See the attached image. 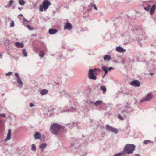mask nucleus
I'll list each match as a JSON object with an SVG mask.
<instances>
[{"instance_id":"obj_34","label":"nucleus","mask_w":156,"mask_h":156,"mask_svg":"<svg viewBox=\"0 0 156 156\" xmlns=\"http://www.w3.org/2000/svg\"><path fill=\"white\" fill-rule=\"evenodd\" d=\"M144 9L146 10L147 11H148L150 9V7H144Z\"/></svg>"},{"instance_id":"obj_33","label":"nucleus","mask_w":156,"mask_h":156,"mask_svg":"<svg viewBox=\"0 0 156 156\" xmlns=\"http://www.w3.org/2000/svg\"><path fill=\"white\" fill-rule=\"evenodd\" d=\"M27 27L28 29L30 30H31L33 29L32 27L30 25H27Z\"/></svg>"},{"instance_id":"obj_19","label":"nucleus","mask_w":156,"mask_h":156,"mask_svg":"<svg viewBox=\"0 0 156 156\" xmlns=\"http://www.w3.org/2000/svg\"><path fill=\"white\" fill-rule=\"evenodd\" d=\"M14 1L12 0H10L8 3L7 5L6 6H5V7L6 8L9 7L11 6L12 5V4L14 3Z\"/></svg>"},{"instance_id":"obj_2","label":"nucleus","mask_w":156,"mask_h":156,"mask_svg":"<svg viewBox=\"0 0 156 156\" xmlns=\"http://www.w3.org/2000/svg\"><path fill=\"white\" fill-rule=\"evenodd\" d=\"M51 5L50 2L48 0L44 1L42 4L40 5L39 6V10L40 11L42 12L44 10L46 11L49 6Z\"/></svg>"},{"instance_id":"obj_38","label":"nucleus","mask_w":156,"mask_h":156,"mask_svg":"<svg viewBox=\"0 0 156 156\" xmlns=\"http://www.w3.org/2000/svg\"><path fill=\"white\" fill-rule=\"evenodd\" d=\"M23 20L25 22H27V23H29V21H28L25 18H23Z\"/></svg>"},{"instance_id":"obj_49","label":"nucleus","mask_w":156,"mask_h":156,"mask_svg":"<svg viewBox=\"0 0 156 156\" xmlns=\"http://www.w3.org/2000/svg\"><path fill=\"white\" fill-rule=\"evenodd\" d=\"M104 76H105V75H104V76H103V78H104Z\"/></svg>"},{"instance_id":"obj_22","label":"nucleus","mask_w":156,"mask_h":156,"mask_svg":"<svg viewBox=\"0 0 156 156\" xmlns=\"http://www.w3.org/2000/svg\"><path fill=\"white\" fill-rule=\"evenodd\" d=\"M103 70L105 72V74H106L108 73V68L105 66H102V67Z\"/></svg>"},{"instance_id":"obj_51","label":"nucleus","mask_w":156,"mask_h":156,"mask_svg":"<svg viewBox=\"0 0 156 156\" xmlns=\"http://www.w3.org/2000/svg\"><path fill=\"white\" fill-rule=\"evenodd\" d=\"M20 16H22V14L20 15Z\"/></svg>"},{"instance_id":"obj_20","label":"nucleus","mask_w":156,"mask_h":156,"mask_svg":"<svg viewBox=\"0 0 156 156\" xmlns=\"http://www.w3.org/2000/svg\"><path fill=\"white\" fill-rule=\"evenodd\" d=\"M48 91L45 89L42 90L40 92V94L41 95H44L48 93Z\"/></svg>"},{"instance_id":"obj_46","label":"nucleus","mask_w":156,"mask_h":156,"mask_svg":"<svg viewBox=\"0 0 156 156\" xmlns=\"http://www.w3.org/2000/svg\"><path fill=\"white\" fill-rule=\"evenodd\" d=\"M124 112V111H122V113H123V112Z\"/></svg>"},{"instance_id":"obj_12","label":"nucleus","mask_w":156,"mask_h":156,"mask_svg":"<svg viewBox=\"0 0 156 156\" xmlns=\"http://www.w3.org/2000/svg\"><path fill=\"white\" fill-rule=\"evenodd\" d=\"M47 144L46 143H42L39 146V148L43 152Z\"/></svg>"},{"instance_id":"obj_50","label":"nucleus","mask_w":156,"mask_h":156,"mask_svg":"<svg viewBox=\"0 0 156 156\" xmlns=\"http://www.w3.org/2000/svg\"><path fill=\"white\" fill-rule=\"evenodd\" d=\"M1 122V120L0 119V123Z\"/></svg>"},{"instance_id":"obj_11","label":"nucleus","mask_w":156,"mask_h":156,"mask_svg":"<svg viewBox=\"0 0 156 156\" xmlns=\"http://www.w3.org/2000/svg\"><path fill=\"white\" fill-rule=\"evenodd\" d=\"M116 50L118 52L123 53L126 51V50L123 49L120 46L117 47L116 48Z\"/></svg>"},{"instance_id":"obj_35","label":"nucleus","mask_w":156,"mask_h":156,"mask_svg":"<svg viewBox=\"0 0 156 156\" xmlns=\"http://www.w3.org/2000/svg\"><path fill=\"white\" fill-rule=\"evenodd\" d=\"M93 6L94 9L95 10H97L98 9L96 6V5L94 4H93Z\"/></svg>"},{"instance_id":"obj_37","label":"nucleus","mask_w":156,"mask_h":156,"mask_svg":"<svg viewBox=\"0 0 156 156\" xmlns=\"http://www.w3.org/2000/svg\"><path fill=\"white\" fill-rule=\"evenodd\" d=\"M114 69L112 67H110L109 68H108V70L109 71H110Z\"/></svg>"},{"instance_id":"obj_30","label":"nucleus","mask_w":156,"mask_h":156,"mask_svg":"<svg viewBox=\"0 0 156 156\" xmlns=\"http://www.w3.org/2000/svg\"><path fill=\"white\" fill-rule=\"evenodd\" d=\"M12 72H9L8 73H6V76H10L12 75Z\"/></svg>"},{"instance_id":"obj_13","label":"nucleus","mask_w":156,"mask_h":156,"mask_svg":"<svg viewBox=\"0 0 156 156\" xmlns=\"http://www.w3.org/2000/svg\"><path fill=\"white\" fill-rule=\"evenodd\" d=\"M34 136L35 139H40L41 137V135L40 133L38 132H36Z\"/></svg>"},{"instance_id":"obj_6","label":"nucleus","mask_w":156,"mask_h":156,"mask_svg":"<svg viewBox=\"0 0 156 156\" xmlns=\"http://www.w3.org/2000/svg\"><path fill=\"white\" fill-rule=\"evenodd\" d=\"M139 44L141 46L142 44L145 42V38L142 35H140L137 38Z\"/></svg>"},{"instance_id":"obj_21","label":"nucleus","mask_w":156,"mask_h":156,"mask_svg":"<svg viewBox=\"0 0 156 156\" xmlns=\"http://www.w3.org/2000/svg\"><path fill=\"white\" fill-rule=\"evenodd\" d=\"M111 56L109 55H106L105 56L104 58V60H108L109 61L111 59Z\"/></svg>"},{"instance_id":"obj_17","label":"nucleus","mask_w":156,"mask_h":156,"mask_svg":"<svg viewBox=\"0 0 156 156\" xmlns=\"http://www.w3.org/2000/svg\"><path fill=\"white\" fill-rule=\"evenodd\" d=\"M102 102L103 101H98L94 103V105L95 106H97L101 105L102 103Z\"/></svg>"},{"instance_id":"obj_1","label":"nucleus","mask_w":156,"mask_h":156,"mask_svg":"<svg viewBox=\"0 0 156 156\" xmlns=\"http://www.w3.org/2000/svg\"><path fill=\"white\" fill-rule=\"evenodd\" d=\"M135 146L133 144H127L124 147L123 151V153L130 154L132 153L135 149Z\"/></svg>"},{"instance_id":"obj_39","label":"nucleus","mask_w":156,"mask_h":156,"mask_svg":"<svg viewBox=\"0 0 156 156\" xmlns=\"http://www.w3.org/2000/svg\"><path fill=\"white\" fill-rule=\"evenodd\" d=\"M1 116L3 117H5V114L4 113L2 114H1Z\"/></svg>"},{"instance_id":"obj_14","label":"nucleus","mask_w":156,"mask_h":156,"mask_svg":"<svg viewBox=\"0 0 156 156\" xmlns=\"http://www.w3.org/2000/svg\"><path fill=\"white\" fill-rule=\"evenodd\" d=\"M11 129H9L8 131V133L6 138L5 139V140L6 141H8L10 140L11 138Z\"/></svg>"},{"instance_id":"obj_36","label":"nucleus","mask_w":156,"mask_h":156,"mask_svg":"<svg viewBox=\"0 0 156 156\" xmlns=\"http://www.w3.org/2000/svg\"><path fill=\"white\" fill-rule=\"evenodd\" d=\"M35 106V105L32 103H30V107H33V106Z\"/></svg>"},{"instance_id":"obj_18","label":"nucleus","mask_w":156,"mask_h":156,"mask_svg":"<svg viewBox=\"0 0 156 156\" xmlns=\"http://www.w3.org/2000/svg\"><path fill=\"white\" fill-rule=\"evenodd\" d=\"M16 45L19 48H23V45L22 43H20L19 42H17L15 43Z\"/></svg>"},{"instance_id":"obj_10","label":"nucleus","mask_w":156,"mask_h":156,"mask_svg":"<svg viewBox=\"0 0 156 156\" xmlns=\"http://www.w3.org/2000/svg\"><path fill=\"white\" fill-rule=\"evenodd\" d=\"M72 28V26L71 24L69 22L66 23L64 26V29H67L69 30H70Z\"/></svg>"},{"instance_id":"obj_9","label":"nucleus","mask_w":156,"mask_h":156,"mask_svg":"<svg viewBox=\"0 0 156 156\" xmlns=\"http://www.w3.org/2000/svg\"><path fill=\"white\" fill-rule=\"evenodd\" d=\"M15 76L17 77V82L18 83L21 85V87H22V85L23 84V82L21 81L20 77H19L18 74L16 73L15 74Z\"/></svg>"},{"instance_id":"obj_41","label":"nucleus","mask_w":156,"mask_h":156,"mask_svg":"<svg viewBox=\"0 0 156 156\" xmlns=\"http://www.w3.org/2000/svg\"><path fill=\"white\" fill-rule=\"evenodd\" d=\"M2 57V55L1 54H0V58H1Z\"/></svg>"},{"instance_id":"obj_27","label":"nucleus","mask_w":156,"mask_h":156,"mask_svg":"<svg viewBox=\"0 0 156 156\" xmlns=\"http://www.w3.org/2000/svg\"><path fill=\"white\" fill-rule=\"evenodd\" d=\"M31 149L34 151H35L36 150V147L34 144H32L31 145Z\"/></svg>"},{"instance_id":"obj_28","label":"nucleus","mask_w":156,"mask_h":156,"mask_svg":"<svg viewBox=\"0 0 156 156\" xmlns=\"http://www.w3.org/2000/svg\"><path fill=\"white\" fill-rule=\"evenodd\" d=\"M44 55V53L43 51H41L39 54V55L40 57H43Z\"/></svg>"},{"instance_id":"obj_43","label":"nucleus","mask_w":156,"mask_h":156,"mask_svg":"<svg viewBox=\"0 0 156 156\" xmlns=\"http://www.w3.org/2000/svg\"><path fill=\"white\" fill-rule=\"evenodd\" d=\"M150 74L151 76V75H152L154 74L153 73H150Z\"/></svg>"},{"instance_id":"obj_44","label":"nucleus","mask_w":156,"mask_h":156,"mask_svg":"<svg viewBox=\"0 0 156 156\" xmlns=\"http://www.w3.org/2000/svg\"><path fill=\"white\" fill-rule=\"evenodd\" d=\"M18 9L20 10H21L22 8H20V7H18Z\"/></svg>"},{"instance_id":"obj_5","label":"nucleus","mask_w":156,"mask_h":156,"mask_svg":"<svg viewBox=\"0 0 156 156\" xmlns=\"http://www.w3.org/2000/svg\"><path fill=\"white\" fill-rule=\"evenodd\" d=\"M153 98V95H152V92H150L148 93L146 95V97L140 101L141 102H142L144 101H149Z\"/></svg>"},{"instance_id":"obj_4","label":"nucleus","mask_w":156,"mask_h":156,"mask_svg":"<svg viewBox=\"0 0 156 156\" xmlns=\"http://www.w3.org/2000/svg\"><path fill=\"white\" fill-rule=\"evenodd\" d=\"M97 70L99 71L100 70L99 69H90L89 70L88 74V76L89 79H93L94 80H96L97 78L96 76L94 74V72L95 70Z\"/></svg>"},{"instance_id":"obj_42","label":"nucleus","mask_w":156,"mask_h":156,"mask_svg":"<svg viewBox=\"0 0 156 156\" xmlns=\"http://www.w3.org/2000/svg\"><path fill=\"white\" fill-rule=\"evenodd\" d=\"M94 102H93V101H90V103L91 104H94Z\"/></svg>"},{"instance_id":"obj_47","label":"nucleus","mask_w":156,"mask_h":156,"mask_svg":"<svg viewBox=\"0 0 156 156\" xmlns=\"http://www.w3.org/2000/svg\"><path fill=\"white\" fill-rule=\"evenodd\" d=\"M4 95V94H2V96H3Z\"/></svg>"},{"instance_id":"obj_32","label":"nucleus","mask_w":156,"mask_h":156,"mask_svg":"<svg viewBox=\"0 0 156 156\" xmlns=\"http://www.w3.org/2000/svg\"><path fill=\"white\" fill-rule=\"evenodd\" d=\"M118 118L121 120H123L124 119V118L122 117L119 114L118 115Z\"/></svg>"},{"instance_id":"obj_23","label":"nucleus","mask_w":156,"mask_h":156,"mask_svg":"<svg viewBox=\"0 0 156 156\" xmlns=\"http://www.w3.org/2000/svg\"><path fill=\"white\" fill-rule=\"evenodd\" d=\"M100 89L101 90L103 91V92H105L106 91V89L105 87L104 86H101L100 87Z\"/></svg>"},{"instance_id":"obj_15","label":"nucleus","mask_w":156,"mask_h":156,"mask_svg":"<svg viewBox=\"0 0 156 156\" xmlns=\"http://www.w3.org/2000/svg\"><path fill=\"white\" fill-rule=\"evenodd\" d=\"M156 8V5H153L151 8L150 9V12L151 15H152L153 14Z\"/></svg>"},{"instance_id":"obj_7","label":"nucleus","mask_w":156,"mask_h":156,"mask_svg":"<svg viewBox=\"0 0 156 156\" xmlns=\"http://www.w3.org/2000/svg\"><path fill=\"white\" fill-rule=\"evenodd\" d=\"M106 129L108 131L113 132L115 133H117L118 132V130L108 125H106Z\"/></svg>"},{"instance_id":"obj_31","label":"nucleus","mask_w":156,"mask_h":156,"mask_svg":"<svg viewBox=\"0 0 156 156\" xmlns=\"http://www.w3.org/2000/svg\"><path fill=\"white\" fill-rule=\"evenodd\" d=\"M14 26V21H12L10 23V26L11 27H13Z\"/></svg>"},{"instance_id":"obj_24","label":"nucleus","mask_w":156,"mask_h":156,"mask_svg":"<svg viewBox=\"0 0 156 156\" xmlns=\"http://www.w3.org/2000/svg\"><path fill=\"white\" fill-rule=\"evenodd\" d=\"M60 109L61 110V111L62 112H67L70 111L69 109L66 110L63 108H60Z\"/></svg>"},{"instance_id":"obj_40","label":"nucleus","mask_w":156,"mask_h":156,"mask_svg":"<svg viewBox=\"0 0 156 156\" xmlns=\"http://www.w3.org/2000/svg\"><path fill=\"white\" fill-rule=\"evenodd\" d=\"M134 156H140L139 154H136L134 155Z\"/></svg>"},{"instance_id":"obj_8","label":"nucleus","mask_w":156,"mask_h":156,"mask_svg":"<svg viewBox=\"0 0 156 156\" xmlns=\"http://www.w3.org/2000/svg\"><path fill=\"white\" fill-rule=\"evenodd\" d=\"M130 84L131 85L133 86L137 87L140 86V83L138 80H135L131 82L130 83Z\"/></svg>"},{"instance_id":"obj_26","label":"nucleus","mask_w":156,"mask_h":156,"mask_svg":"<svg viewBox=\"0 0 156 156\" xmlns=\"http://www.w3.org/2000/svg\"><path fill=\"white\" fill-rule=\"evenodd\" d=\"M22 51H23V54L24 55V56L25 57H27V52H26V50L25 49H23L22 50Z\"/></svg>"},{"instance_id":"obj_3","label":"nucleus","mask_w":156,"mask_h":156,"mask_svg":"<svg viewBox=\"0 0 156 156\" xmlns=\"http://www.w3.org/2000/svg\"><path fill=\"white\" fill-rule=\"evenodd\" d=\"M60 128V126L59 125L54 124L51 126L50 130L54 134H57Z\"/></svg>"},{"instance_id":"obj_25","label":"nucleus","mask_w":156,"mask_h":156,"mask_svg":"<svg viewBox=\"0 0 156 156\" xmlns=\"http://www.w3.org/2000/svg\"><path fill=\"white\" fill-rule=\"evenodd\" d=\"M19 3L21 5H23L25 3V1L23 0H20L19 1Z\"/></svg>"},{"instance_id":"obj_29","label":"nucleus","mask_w":156,"mask_h":156,"mask_svg":"<svg viewBox=\"0 0 156 156\" xmlns=\"http://www.w3.org/2000/svg\"><path fill=\"white\" fill-rule=\"evenodd\" d=\"M152 142H151V141L149 140H145L144 141V143L145 144H147L149 143Z\"/></svg>"},{"instance_id":"obj_48","label":"nucleus","mask_w":156,"mask_h":156,"mask_svg":"<svg viewBox=\"0 0 156 156\" xmlns=\"http://www.w3.org/2000/svg\"><path fill=\"white\" fill-rule=\"evenodd\" d=\"M154 21H155V20H156V19H154Z\"/></svg>"},{"instance_id":"obj_16","label":"nucleus","mask_w":156,"mask_h":156,"mask_svg":"<svg viewBox=\"0 0 156 156\" xmlns=\"http://www.w3.org/2000/svg\"><path fill=\"white\" fill-rule=\"evenodd\" d=\"M57 32V30L54 29H50L49 30V33L51 34H54Z\"/></svg>"},{"instance_id":"obj_45","label":"nucleus","mask_w":156,"mask_h":156,"mask_svg":"<svg viewBox=\"0 0 156 156\" xmlns=\"http://www.w3.org/2000/svg\"><path fill=\"white\" fill-rule=\"evenodd\" d=\"M74 146V145H73V144H72L71 146L73 147V146Z\"/></svg>"}]
</instances>
